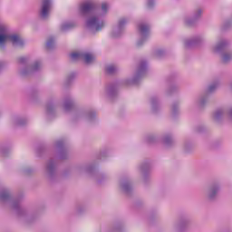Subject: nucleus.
Segmentation results:
<instances>
[{
    "label": "nucleus",
    "instance_id": "nucleus-12",
    "mask_svg": "<svg viewBox=\"0 0 232 232\" xmlns=\"http://www.w3.org/2000/svg\"><path fill=\"white\" fill-rule=\"evenodd\" d=\"M125 23H126V20L121 19V20H120L119 24H120V26H122V24H124Z\"/></svg>",
    "mask_w": 232,
    "mask_h": 232
},
{
    "label": "nucleus",
    "instance_id": "nucleus-10",
    "mask_svg": "<svg viewBox=\"0 0 232 232\" xmlns=\"http://www.w3.org/2000/svg\"><path fill=\"white\" fill-rule=\"evenodd\" d=\"M52 44H53V40H49L46 44V48L50 49L52 48Z\"/></svg>",
    "mask_w": 232,
    "mask_h": 232
},
{
    "label": "nucleus",
    "instance_id": "nucleus-7",
    "mask_svg": "<svg viewBox=\"0 0 232 232\" xmlns=\"http://www.w3.org/2000/svg\"><path fill=\"white\" fill-rule=\"evenodd\" d=\"M115 70H116L115 65H109L106 68L107 73H113L115 72Z\"/></svg>",
    "mask_w": 232,
    "mask_h": 232
},
{
    "label": "nucleus",
    "instance_id": "nucleus-8",
    "mask_svg": "<svg viewBox=\"0 0 232 232\" xmlns=\"http://www.w3.org/2000/svg\"><path fill=\"white\" fill-rule=\"evenodd\" d=\"M102 12L107 13L108 12V4H106V3L102 4Z\"/></svg>",
    "mask_w": 232,
    "mask_h": 232
},
{
    "label": "nucleus",
    "instance_id": "nucleus-17",
    "mask_svg": "<svg viewBox=\"0 0 232 232\" xmlns=\"http://www.w3.org/2000/svg\"><path fill=\"white\" fill-rule=\"evenodd\" d=\"M64 28H68V25H64V26L63 27V29L64 30Z\"/></svg>",
    "mask_w": 232,
    "mask_h": 232
},
{
    "label": "nucleus",
    "instance_id": "nucleus-14",
    "mask_svg": "<svg viewBox=\"0 0 232 232\" xmlns=\"http://www.w3.org/2000/svg\"><path fill=\"white\" fill-rule=\"evenodd\" d=\"M0 197L1 198H5V197H7V195L2 194Z\"/></svg>",
    "mask_w": 232,
    "mask_h": 232
},
{
    "label": "nucleus",
    "instance_id": "nucleus-11",
    "mask_svg": "<svg viewBox=\"0 0 232 232\" xmlns=\"http://www.w3.org/2000/svg\"><path fill=\"white\" fill-rule=\"evenodd\" d=\"M39 69V63H35L34 65H33V70H38Z\"/></svg>",
    "mask_w": 232,
    "mask_h": 232
},
{
    "label": "nucleus",
    "instance_id": "nucleus-4",
    "mask_svg": "<svg viewBox=\"0 0 232 232\" xmlns=\"http://www.w3.org/2000/svg\"><path fill=\"white\" fill-rule=\"evenodd\" d=\"M87 25L88 26H95L96 32H99L100 30H102V26H104V24H99V21L97 20V18L92 17L88 20Z\"/></svg>",
    "mask_w": 232,
    "mask_h": 232
},
{
    "label": "nucleus",
    "instance_id": "nucleus-1",
    "mask_svg": "<svg viewBox=\"0 0 232 232\" xmlns=\"http://www.w3.org/2000/svg\"><path fill=\"white\" fill-rule=\"evenodd\" d=\"M0 46H5L6 41H11L13 44H19V46H23V40L17 34H6V28L3 25L0 26Z\"/></svg>",
    "mask_w": 232,
    "mask_h": 232
},
{
    "label": "nucleus",
    "instance_id": "nucleus-6",
    "mask_svg": "<svg viewBox=\"0 0 232 232\" xmlns=\"http://www.w3.org/2000/svg\"><path fill=\"white\" fill-rule=\"evenodd\" d=\"M150 31V27L148 25H140V33L141 35H145Z\"/></svg>",
    "mask_w": 232,
    "mask_h": 232
},
{
    "label": "nucleus",
    "instance_id": "nucleus-9",
    "mask_svg": "<svg viewBox=\"0 0 232 232\" xmlns=\"http://www.w3.org/2000/svg\"><path fill=\"white\" fill-rule=\"evenodd\" d=\"M229 59H231V54H225L223 56V63H227V61H229Z\"/></svg>",
    "mask_w": 232,
    "mask_h": 232
},
{
    "label": "nucleus",
    "instance_id": "nucleus-15",
    "mask_svg": "<svg viewBox=\"0 0 232 232\" xmlns=\"http://www.w3.org/2000/svg\"><path fill=\"white\" fill-rule=\"evenodd\" d=\"M19 61L20 63H23V61H24V58H20Z\"/></svg>",
    "mask_w": 232,
    "mask_h": 232
},
{
    "label": "nucleus",
    "instance_id": "nucleus-13",
    "mask_svg": "<svg viewBox=\"0 0 232 232\" xmlns=\"http://www.w3.org/2000/svg\"><path fill=\"white\" fill-rule=\"evenodd\" d=\"M214 89H215V86H213V85H211V86L208 88L209 92H213Z\"/></svg>",
    "mask_w": 232,
    "mask_h": 232
},
{
    "label": "nucleus",
    "instance_id": "nucleus-16",
    "mask_svg": "<svg viewBox=\"0 0 232 232\" xmlns=\"http://www.w3.org/2000/svg\"><path fill=\"white\" fill-rule=\"evenodd\" d=\"M215 193H217V191H212V195H210V197H213V195H215Z\"/></svg>",
    "mask_w": 232,
    "mask_h": 232
},
{
    "label": "nucleus",
    "instance_id": "nucleus-2",
    "mask_svg": "<svg viewBox=\"0 0 232 232\" xmlns=\"http://www.w3.org/2000/svg\"><path fill=\"white\" fill-rule=\"evenodd\" d=\"M84 60V63H86V64H91V63H93V61H95V56H93V54L92 53H71V59L72 61H78V59H82Z\"/></svg>",
    "mask_w": 232,
    "mask_h": 232
},
{
    "label": "nucleus",
    "instance_id": "nucleus-3",
    "mask_svg": "<svg viewBox=\"0 0 232 232\" xmlns=\"http://www.w3.org/2000/svg\"><path fill=\"white\" fill-rule=\"evenodd\" d=\"M48 14H50V0H44L42 4V17H48Z\"/></svg>",
    "mask_w": 232,
    "mask_h": 232
},
{
    "label": "nucleus",
    "instance_id": "nucleus-5",
    "mask_svg": "<svg viewBox=\"0 0 232 232\" xmlns=\"http://www.w3.org/2000/svg\"><path fill=\"white\" fill-rule=\"evenodd\" d=\"M93 8V4L85 3L80 6V12H82V14H88V12H92Z\"/></svg>",
    "mask_w": 232,
    "mask_h": 232
}]
</instances>
